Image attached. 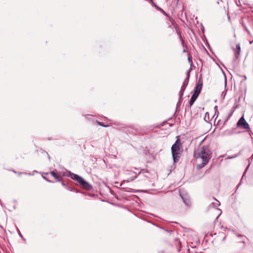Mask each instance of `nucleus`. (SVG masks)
Returning <instances> with one entry per match:
<instances>
[{
	"mask_svg": "<svg viewBox=\"0 0 253 253\" xmlns=\"http://www.w3.org/2000/svg\"><path fill=\"white\" fill-rule=\"evenodd\" d=\"M196 159H201L202 163L197 165V168L200 169L204 167L209 162L212 156V152L208 146H202L194 152Z\"/></svg>",
	"mask_w": 253,
	"mask_h": 253,
	"instance_id": "1",
	"label": "nucleus"
},
{
	"mask_svg": "<svg viewBox=\"0 0 253 253\" xmlns=\"http://www.w3.org/2000/svg\"><path fill=\"white\" fill-rule=\"evenodd\" d=\"M182 147V143L180 139L177 138L171 148L172 156L174 162H177L179 160L181 156L180 150Z\"/></svg>",
	"mask_w": 253,
	"mask_h": 253,
	"instance_id": "2",
	"label": "nucleus"
},
{
	"mask_svg": "<svg viewBox=\"0 0 253 253\" xmlns=\"http://www.w3.org/2000/svg\"><path fill=\"white\" fill-rule=\"evenodd\" d=\"M69 173L71 176V178L72 179L77 181L84 189L89 190L91 188V186L80 175L73 173H71V172H69Z\"/></svg>",
	"mask_w": 253,
	"mask_h": 253,
	"instance_id": "3",
	"label": "nucleus"
},
{
	"mask_svg": "<svg viewBox=\"0 0 253 253\" xmlns=\"http://www.w3.org/2000/svg\"><path fill=\"white\" fill-rule=\"evenodd\" d=\"M202 87H203V79H202V75H201L199 78L198 83L194 88V93L193 94L198 96L199 94L201 92Z\"/></svg>",
	"mask_w": 253,
	"mask_h": 253,
	"instance_id": "4",
	"label": "nucleus"
},
{
	"mask_svg": "<svg viewBox=\"0 0 253 253\" xmlns=\"http://www.w3.org/2000/svg\"><path fill=\"white\" fill-rule=\"evenodd\" d=\"M237 126L238 127L246 129V130H249L250 129V126L249 124L247 123V122L246 121L245 119H244V117H242L237 124Z\"/></svg>",
	"mask_w": 253,
	"mask_h": 253,
	"instance_id": "5",
	"label": "nucleus"
},
{
	"mask_svg": "<svg viewBox=\"0 0 253 253\" xmlns=\"http://www.w3.org/2000/svg\"><path fill=\"white\" fill-rule=\"evenodd\" d=\"M169 19L170 21L171 22L172 25L174 26V28L175 29L176 32L177 34V35L179 37V38L182 44L183 45L184 44V41L182 38L180 32L178 28L177 25L175 24L174 20H171L169 17Z\"/></svg>",
	"mask_w": 253,
	"mask_h": 253,
	"instance_id": "6",
	"label": "nucleus"
},
{
	"mask_svg": "<svg viewBox=\"0 0 253 253\" xmlns=\"http://www.w3.org/2000/svg\"><path fill=\"white\" fill-rule=\"evenodd\" d=\"M49 174L53 176L58 181L62 180V175L60 172H58L57 170H53L49 172Z\"/></svg>",
	"mask_w": 253,
	"mask_h": 253,
	"instance_id": "7",
	"label": "nucleus"
},
{
	"mask_svg": "<svg viewBox=\"0 0 253 253\" xmlns=\"http://www.w3.org/2000/svg\"><path fill=\"white\" fill-rule=\"evenodd\" d=\"M190 77V71L188 72L186 78L185 79L183 83V84L181 86V87H184V88L185 89L189 82V79Z\"/></svg>",
	"mask_w": 253,
	"mask_h": 253,
	"instance_id": "8",
	"label": "nucleus"
},
{
	"mask_svg": "<svg viewBox=\"0 0 253 253\" xmlns=\"http://www.w3.org/2000/svg\"><path fill=\"white\" fill-rule=\"evenodd\" d=\"M240 51H241L240 44V43H238L236 45V51H235V57H236V58H238V56L240 55Z\"/></svg>",
	"mask_w": 253,
	"mask_h": 253,
	"instance_id": "9",
	"label": "nucleus"
},
{
	"mask_svg": "<svg viewBox=\"0 0 253 253\" xmlns=\"http://www.w3.org/2000/svg\"><path fill=\"white\" fill-rule=\"evenodd\" d=\"M198 97V96H196V95H194V94H193L192 95V97H191V98L190 99V100L189 101V105H190V107L194 104V103L195 102V101H196V100L197 99Z\"/></svg>",
	"mask_w": 253,
	"mask_h": 253,
	"instance_id": "10",
	"label": "nucleus"
},
{
	"mask_svg": "<svg viewBox=\"0 0 253 253\" xmlns=\"http://www.w3.org/2000/svg\"><path fill=\"white\" fill-rule=\"evenodd\" d=\"M155 7L159 11H160V12H161L163 14H164L165 15L167 16V17H169V15H168V14L163 9H162L161 8H160V7H159L158 5H155Z\"/></svg>",
	"mask_w": 253,
	"mask_h": 253,
	"instance_id": "11",
	"label": "nucleus"
},
{
	"mask_svg": "<svg viewBox=\"0 0 253 253\" xmlns=\"http://www.w3.org/2000/svg\"><path fill=\"white\" fill-rule=\"evenodd\" d=\"M184 87H181V89L179 92V101L182 99V97L183 95L184 92L185 91Z\"/></svg>",
	"mask_w": 253,
	"mask_h": 253,
	"instance_id": "12",
	"label": "nucleus"
},
{
	"mask_svg": "<svg viewBox=\"0 0 253 253\" xmlns=\"http://www.w3.org/2000/svg\"><path fill=\"white\" fill-rule=\"evenodd\" d=\"M49 174V172H47V173H44V175H42V177L44 179H45L46 180H47V181H49V182H51V181H50L48 179V177L47 176Z\"/></svg>",
	"mask_w": 253,
	"mask_h": 253,
	"instance_id": "13",
	"label": "nucleus"
},
{
	"mask_svg": "<svg viewBox=\"0 0 253 253\" xmlns=\"http://www.w3.org/2000/svg\"><path fill=\"white\" fill-rule=\"evenodd\" d=\"M97 124L99 125L102 126L103 127H108L109 126L108 125H105L103 123L100 122H97Z\"/></svg>",
	"mask_w": 253,
	"mask_h": 253,
	"instance_id": "14",
	"label": "nucleus"
},
{
	"mask_svg": "<svg viewBox=\"0 0 253 253\" xmlns=\"http://www.w3.org/2000/svg\"><path fill=\"white\" fill-rule=\"evenodd\" d=\"M182 199L183 200V202L186 205H189V201L188 200L184 199L183 197H182Z\"/></svg>",
	"mask_w": 253,
	"mask_h": 253,
	"instance_id": "15",
	"label": "nucleus"
},
{
	"mask_svg": "<svg viewBox=\"0 0 253 253\" xmlns=\"http://www.w3.org/2000/svg\"><path fill=\"white\" fill-rule=\"evenodd\" d=\"M188 60L189 62L191 64H192L193 62H192V57L190 55L188 57Z\"/></svg>",
	"mask_w": 253,
	"mask_h": 253,
	"instance_id": "16",
	"label": "nucleus"
},
{
	"mask_svg": "<svg viewBox=\"0 0 253 253\" xmlns=\"http://www.w3.org/2000/svg\"><path fill=\"white\" fill-rule=\"evenodd\" d=\"M61 181V184L65 188L66 187V186H67V185L66 184V183L65 182V181H62V180Z\"/></svg>",
	"mask_w": 253,
	"mask_h": 253,
	"instance_id": "17",
	"label": "nucleus"
},
{
	"mask_svg": "<svg viewBox=\"0 0 253 253\" xmlns=\"http://www.w3.org/2000/svg\"><path fill=\"white\" fill-rule=\"evenodd\" d=\"M66 188L67 189H68V190H69V191H72V190H73V188H72L70 186H68V185H67V186H66Z\"/></svg>",
	"mask_w": 253,
	"mask_h": 253,
	"instance_id": "18",
	"label": "nucleus"
},
{
	"mask_svg": "<svg viewBox=\"0 0 253 253\" xmlns=\"http://www.w3.org/2000/svg\"><path fill=\"white\" fill-rule=\"evenodd\" d=\"M155 7V5H157L153 1V0H148Z\"/></svg>",
	"mask_w": 253,
	"mask_h": 253,
	"instance_id": "19",
	"label": "nucleus"
},
{
	"mask_svg": "<svg viewBox=\"0 0 253 253\" xmlns=\"http://www.w3.org/2000/svg\"><path fill=\"white\" fill-rule=\"evenodd\" d=\"M242 242L243 244V247H245V245H246V243H245V241H242Z\"/></svg>",
	"mask_w": 253,
	"mask_h": 253,
	"instance_id": "20",
	"label": "nucleus"
},
{
	"mask_svg": "<svg viewBox=\"0 0 253 253\" xmlns=\"http://www.w3.org/2000/svg\"><path fill=\"white\" fill-rule=\"evenodd\" d=\"M237 236H238V237H243V236H242V235H241V234H238V235H237Z\"/></svg>",
	"mask_w": 253,
	"mask_h": 253,
	"instance_id": "21",
	"label": "nucleus"
},
{
	"mask_svg": "<svg viewBox=\"0 0 253 253\" xmlns=\"http://www.w3.org/2000/svg\"><path fill=\"white\" fill-rule=\"evenodd\" d=\"M19 234L21 238H23V236H22V235H21V233H20V232H19Z\"/></svg>",
	"mask_w": 253,
	"mask_h": 253,
	"instance_id": "22",
	"label": "nucleus"
},
{
	"mask_svg": "<svg viewBox=\"0 0 253 253\" xmlns=\"http://www.w3.org/2000/svg\"><path fill=\"white\" fill-rule=\"evenodd\" d=\"M253 42V41H250V44H252Z\"/></svg>",
	"mask_w": 253,
	"mask_h": 253,
	"instance_id": "23",
	"label": "nucleus"
},
{
	"mask_svg": "<svg viewBox=\"0 0 253 253\" xmlns=\"http://www.w3.org/2000/svg\"><path fill=\"white\" fill-rule=\"evenodd\" d=\"M225 238H226V237H225H225H224V238H223V240L225 239Z\"/></svg>",
	"mask_w": 253,
	"mask_h": 253,
	"instance_id": "24",
	"label": "nucleus"
},
{
	"mask_svg": "<svg viewBox=\"0 0 253 253\" xmlns=\"http://www.w3.org/2000/svg\"><path fill=\"white\" fill-rule=\"evenodd\" d=\"M207 114H208V112H206V115Z\"/></svg>",
	"mask_w": 253,
	"mask_h": 253,
	"instance_id": "25",
	"label": "nucleus"
}]
</instances>
